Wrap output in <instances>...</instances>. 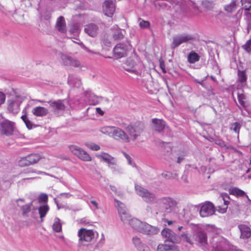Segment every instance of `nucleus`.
Instances as JSON below:
<instances>
[{
  "label": "nucleus",
  "instance_id": "nucleus-21",
  "mask_svg": "<svg viewBox=\"0 0 251 251\" xmlns=\"http://www.w3.org/2000/svg\"><path fill=\"white\" fill-rule=\"evenodd\" d=\"M175 248L174 243L165 241L164 244L158 246L157 251H173Z\"/></svg>",
  "mask_w": 251,
  "mask_h": 251
},
{
  "label": "nucleus",
  "instance_id": "nucleus-63",
  "mask_svg": "<svg viewBox=\"0 0 251 251\" xmlns=\"http://www.w3.org/2000/svg\"><path fill=\"white\" fill-rule=\"evenodd\" d=\"M182 228V226H179L178 227V230H180L181 229V228Z\"/></svg>",
  "mask_w": 251,
  "mask_h": 251
},
{
  "label": "nucleus",
  "instance_id": "nucleus-44",
  "mask_svg": "<svg viewBox=\"0 0 251 251\" xmlns=\"http://www.w3.org/2000/svg\"><path fill=\"white\" fill-rule=\"evenodd\" d=\"M48 197L47 194H41L38 199L39 202H46L48 201Z\"/></svg>",
  "mask_w": 251,
  "mask_h": 251
},
{
  "label": "nucleus",
  "instance_id": "nucleus-47",
  "mask_svg": "<svg viewBox=\"0 0 251 251\" xmlns=\"http://www.w3.org/2000/svg\"><path fill=\"white\" fill-rule=\"evenodd\" d=\"M162 176L165 178H171L174 177L175 176L173 175L172 173L169 172H164L162 174Z\"/></svg>",
  "mask_w": 251,
  "mask_h": 251
},
{
  "label": "nucleus",
  "instance_id": "nucleus-60",
  "mask_svg": "<svg viewBox=\"0 0 251 251\" xmlns=\"http://www.w3.org/2000/svg\"><path fill=\"white\" fill-rule=\"evenodd\" d=\"M126 157L127 158V159L128 160L129 163L130 164L131 160H130V157L128 155H126Z\"/></svg>",
  "mask_w": 251,
  "mask_h": 251
},
{
  "label": "nucleus",
  "instance_id": "nucleus-52",
  "mask_svg": "<svg viewBox=\"0 0 251 251\" xmlns=\"http://www.w3.org/2000/svg\"><path fill=\"white\" fill-rule=\"evenodd\" d=\"M96 112L101 116H102L104 114V112L100 107L96 108Z\"/></svg>",
  "mask_w": 251,
  "mask_h": 251
},
{
  "label": "nucleus",
  "instance_id": "nucleus-36",
  "mask_svg": "<svg viewBox=\"0 0 251 251\" xmlns=\"http://www.w3.org/2000/svg\"><path fill=\"white\" fill-rule=\"evenodd\" d=\"M241 2L243 9L247 11L251 9V0H241Z\"/></svg>",
  "mask_w": 251,
  "mask_h": 251
},
{
  "label": "nucleus",
  "instance_id": "nucleus-32",
  "mask_svg": "<svg viewBox=\"0 0 251 251\" xmlns=\"http://www.w3.org/2000/svg\"><path fill=\"white\" fill-rule=\"evenodd\" d=\"M39 213L40 214V217L42 219L45 217L47 213L49 210V207L48 205H44L39 208Z\"/></svg>",
  "mask_w": 251,
  "mask_h": 251
},
{
  "label": "nucleus",
  "instance_id": "nucleus-38",
  "mask_svg": "<svg viewBox=\"0 0 251 251\" xmlns=\"http://www.w3.org/2000/svg\"><path fill=\"white\" fill-rule=\"evenodd\" d=\"M21 119L23 120V121L24 122L25 124L26 127L29 129H30L32 128V124L30 121V120L28 119L26 115L25 114V115H23L21 116Z\"/></svg>",
  "mask_w": 251,
  "mask_h": 251
},
{
  "label": "nucleus",
  "instance_id": "nucleus-25",
  "mask_svg": "<svg viewBox=\"0 0 251 251\" xmlns=\"http://www.w3.org/2000/svg\"><path fill=\"white\" fill-rule=\"evenodd\" d=\"M33 114L36 116L42 117L48 114V109L44 107L37 106L32 109Z\"/></svg>",
  "mask_w": 251,
  "mask_h": 251
},
{
  "label": "nucleus",
  "instance_id": "nucleus-49",
  "mask_svg": "<svg viewBox=\"0 0 251 251\" xmlns=\"http://www.w3.org/2000/svg\"><path fill=\"white\" fill-rule=\"evenodd\" d=\"M215 143L216 144L218 145V146H220L221 147H226L225 142L223 140H222L220 139H215Z\"/></svg>",
  "mask_w": 251,
  "mask_h": 251
},
{
  "label": "nucleus",
  "instance_id": "nucleus-39",
  "mask_svg": "<svg viewBox=\"0 0 251 251\" xmlns=\"http://www.w3.org/2000/svg\"><path fill=\"white\" fill-rule=\"evenodd\" d=\"M85 145L89 149L93 151H97L100 149V147L98 145L92 142H87Z\"/></svg>",
  "mask_w": 251,
  "mask_h": 251
},
{
  "label": "nucleus",
  "instance_id": "nucleus-13",
  "mask_svg": "<svg viewBox=\"0 0 251 251\" xmlns=\"http://www.w3.org/2000/svg\"><path fill=\"white\" fill-rule=\"evenodd\" d=\"M16 202L19 207H20L22 211V214L23 216H27L31 209L32 203L30 202L28 204L24 205L25 202V200L24 199H19L16 200Z\"/></svg>",
  "mask_w": 251,
  "mask_h": 251
},
{
  "label": "nucleus",
  "instance_id": "nucleus-62",
  "mask_svg": "<svg viewBox=\"0 0 251 251\" xmlns=\"http://www.w3.org/2000/svg\"><path fill=\"white\" fill-rule=\"evenodd\" d=\"M245 196H246V197L247 199H248V201H250V199H249V198L248 196L246 193H245Z\"/></svg>",
  "mask_w": 251,
  "mask_h": 251
},
{
  "label": "nucleus",
  "instance_id": "nucleus-1",
  "mask_svg": "<svg viewBox=\"0 0 251 251\" xmlns=\"http://www.w3.org/2000/svg\"><path fill=\"white\" fill-rule=\"evenodd\" d=\"M129 225L134 230L141 233L150 234L153 227L150 225L143 222L136 218H131L129 221Z\"/></svg>",
  "mask_w": 251,
  "mask_h": 251
},
{
  "label": "nucleus",
  "instance_id": "nucleus-4",
  "mask_svg": "<svg viewBox=\"0 0 251 251\" xmlns=\"http://www.w3.org/2000/svg\"><path fill=\"white\" fill-rule=\"evenodd\" d=\"M69 148L71 151L79 159L84 161H91V156L82 149L74 145H70Z\"/></svg>",
  "mask_w": 251,
  "mask_h": 251
},
{
  "label": "nucleus",
  "instance_id": "nucleus-41",
  "mask_svg": "<svg viewBox=\"0 0 251 251\" xmlns=\"http://www.w3.org/2000/svg\"><path fill=\"white\" fill-rule=\"evenodd\" d=\"M139 25L142 28H147L150 27V23L149 22L147 21H145L140 18L139 19Z\"/></svg>",
  "mask_w": 251,
  "mask_h": 251
},
{
  "label": "nucleus",
  "instance_id": "nucleus-27",
  "mask_svg": "<svg viewBox=\"0 0 251 251\" xmlns=\"http://www.w3.org/2000/svg\"><path fill=\"white\" fill-rule=\"evenodd\" d=\"M237 9L236 0H231V2L224 7V9L228 13H232Z\"/></svg>",
  "mask_w": 251,
  "mask_h": 251
},
{
  "label": "nucleus",
  "instance_id": "nucleus-53",
  "mask_svg": "<svg viewBox=\"0 0 251 251\" xmlns=\"http://www.w3.org/2000/svg\"><path fill=\"white\" fill-rule=\"evenodd\" d=\"M73 28H74L73 29H71V30L72 32H76L78 30L79 27L77 25L75 24V25H73Z\"/></svg>",
  "mask_w": 251,
  "mask_h": 251
},
{
  "label": "nucleus",
  "instance_id": "nucleus-15",
  "mask_svg": "<svg viewBox=\"0 0 251 251\" xmlns=\"http://www.w3.org/2000/svg\"><path fill=\"white\" fill-rule=\"evenodd\" d=\"M20 102L18 100H10L8 101L7 109L9 112L17 114L20 111Z\"/></svg>",
  "mask_w": 251,
  "mask_h": 251
},
{
  "label": "nucleus",
  "instance_id": "nucleus-55",
  "mask_svg": "<svg viewBox=\"0 0 251 251\" xmlns=\"http://www.w3.org/2000/svg\"><path fill=\"white\" fill-rule=\"evenodd\" d=\"M126 64H132V68L134 67V62L132 60H128L126 61Z\"/></svg>",
  "mask_w": 251,
  "mask_h": 251
},
{
  "label": "nucleus",
  "instance_id": "nucleus-28",
  "mask_svg": "<svg viewBox=\"0 0 251 251\" xmlns=\"http://www.w3.org/2000/svg\"><path fill=\"white\" fill-rule=\"evenodd\" d=\"M125 31L119 29L116 31L112 35L113 38L115 41L122 40L124 38Z\"/></svg>",
  "mask_w": 251,
  "mask_h": 251
},
{
  "label": "nucleus",
  "instance_id": "nucleus-59",
  "mask_svg": "<svg viewBox=\"0 0 251 251\" xmlns=\"http://www.w3.org/2000/svg\"><path fill=\"white\" fill-rule=\"evenodd\" d=\"M167 223L168 225H171L173 223V222L172 221H168Z\"/></svg>",
  "mask_w": 251,
  "mask_h": 251
},
{
  "label": "nucleus",
  "instance_id": "nucleus-8",
  "mask_svg": "<svg viewBox=\"0 0 251 251\" xmlns=\"http://www.w3.org/2000/svg\"><path fill=\"white\" fill-rule=\"evenodd\" d=\"M128 47L124 43L117 44L113 49V51L115 57L121 58L124 57L127 54Z\"/></svg>",
  "mask_w": 251,
  "mask_h": 251
},
{
  "label": "nucleus",
  "instance_id": "nucleus-12",
  "mask_svg": "<svg viewBox=\"0 0 251 251\" xmlns=\"http://www.w3.org/2000/svg\"><path fill=\"white\" fill-rule=\"evenodd\" d=\"M112 137L115 139H121L125 142L128 143L130 139L128 135L122 129L115 127Z\"/></svg>",
  "mask_w": 251,
  "mask_h": 251
},
{
  "label": "nucleus",
  "instance_id": "nucleus-6",
  "mask_svg": "<svg viewBox=\"0 0 251 251\" xmlns=\"http://www.w3.org/2000/svg\"><path fill=\"white\" fill-rule=\"evenodd\" d=\"M42 157L37 153H31L22 158L19 162L21 166H29L37 163Z\"/></svg>",
  "mask_w": 251,
  "mask_h": 251
},
{
  "label": "nucleus",
  "instance_id": "nucleus-11",
  "mask_svg": "<svg viewBox=\"0 0 251 251\" xmlns=\"http://www.w3.org/2000/svg\"><path fill=\"white\" fill-rule=\"evenodd\" d=\"M135 187L137 193L144 198L147 201L151 202L154 200L153 195L148 192L146 189L138 185H136Z\"/></svg>",
  "mask_w": 251,
  "mask_h": 251
},
{
  "label": "nucleus",
  "instance_id": "nucleus-58",
  "mask_svg": "<svg viewBox=\"0 0 251 251\" xmlns=\"http://www.w3.org/2000/svg\"><path fill=\"white\" fill-rule=\"evenodd\" d=\"M125 70L128 72H135V70H133V69H128V68H126V69H125Z\"/></svg>",
  "mask_w": 251,
  "mask_h": 251
},
{
  "label": "nucleus",
  "instance_id": "nucleus-40",
  "mask_svg": "<svg viewBox=\"0 0 251 251\" xmlns=\"http://www.w3.org/2000/svg\"><path fill=\"white\" fill-rule=\"evenodd\" d=\"M120 216L121 218V220L124 223H126V222H127L129 223V220L131 219V215L128 212H127L126 213H125L124 214L120 215Z\"/></svg>",
  "mask_w": 251,
  "mask_h": 251
},
{
  "label": "nucleus",
  "instance_id": "nucleus-19",
  "mask_svg": "<svg viewBox=\"0 0 251 251\" xmlns=\"http://www.w3.org/2000/svg\"><path fill=\"white\" fill-rule=\"evenodd\" d=\"M85 31L89 36L94 37L96 36L98 31V27L94 24H89L85 26Z\"/></svg>",
  "mask_w": 251,
  "mask_h": 251
},
{
  "label": "nucleus",
  "instance_id": "nucleus-3",
  "mask_svg": "<svg viewBox=\"0 0 251 251\" xmlns=\"http://www.w3.org/2000/svg\"><path fill=\"white\" fill-rule=\"evenodd\" d=\"M77 235L79 238L78 242L82 245L91 242L95 238L94 231L92 229H87L85 228L79 229Z\"/></svg>",
  "mask_w": 251,
  "mask_h": 251
},
{
  "label": "nucleus",
  "instance_id": "nucleus-2",
  "mask_svg": "<svg viewBox=\"0 0 251 251\" xmlns=\"http://www.w3.org/2000/svg\"><path fill=\"white\" fill-rule=\"evenodd\" d=\"M144 128L143 124L140 122L131 123L126 126L125 129L133 140L140 136Z\"/></svg>",
  "mask_w": 251,
  "mask_h": 251
},
{
  "label": "nucleus",
  "instance_id": "nucleus-33",
  "mask_svg": "<svg viewBox=\"0 0 251 251\" xmlns=\"http://www.w3.org/2000/svg\"><path fill=\"white\" fill-rule=\"evenodd\" d=\"M61 58L64 65L70 66L73 58L65 54H62Z\"/></svg>",
  "mask_w": 251,
  "mask_h": 251
},
{
  "label": "nucleus",
  "instance_id": "nucleus-46",
  "mask_svg": "<svg viewBox=\"0 0 251 251\" xmlns=\"http://www.w3.org/2000/svg\"><path fill=\"white\" fill-rule=\"evenodd\" d=\"M159 66H160V69L162 70V72L164 74H165L166 73V71L165 69V64L164 61L161 58H160L159 60Z\"/></svg>",
  "mask_w": 251,
  "mask_h": 251
},
{
  "label": "nucleus",
  "instance_id": "nucleus-57",
  "mask_svg": "<svg viewBox=\"0 0 251 251\" xmlns=\"http://www.w3.org/2000/svg\"><path fill=\"white\" fill-rule=\"evenodd\" d=\"M183 159V157L179 156L177 158V162L178 163H180Z\"/></svg>",
  "mask_w": 251,
  "mask_h": 251
},
{
  "label": "nucleus",
  "instance_id": "nucleus-29",
  "mask_svg": "<svg viewBox=\"0 0 251 251\" xmlns=\"http://www.w3.org/2000/svg\"><path fill=\"white\" fill-rule=\"evenodd\" d=\"M115 128L114 126H104L100 128V131L104 134L112 137Z\"/></svg>",
  "mask_w": 251,
  "mask_h": 251
},
{
  "label": "nucleus",
  "instance_id": "nucleus-50",
  "mask_svg": "<svg viewBox=\"0 0 251 251\" xmlns=\"http://www.w3.org/2000/svg\"><path fill=\"white\" fill-rule=\"evenodd\" d=\"M182 236L185 238V239L187 242L189 243V244H190L191 245L193 244V242L191 241L190 237L188 236V235L187 233H183L182 234Z\"/></svg>",
  "mask_w": 251,
  "mask_h": 251
},
{
  "label": "nucleus",
  "instance_id": "nucleus-9",
  "mask_svg": "<svg viewBox=\"0 0 251 251\" xmlns=\"http://www.w3.org/2000/svg\"><path fill=\"white\" fill-rule=\"evenodd\" d=\"M194 38L193 36L188 34H182L176 36L173 38L172 46L175 48L184 43L188 42L190 41L194 40Z\"/></svg>",
  "mask_w": 251,
  "mask_h": 251
},
{
  "label": "nucleus",
  "instance_id": "nucleus-56",
  "mask_svg": "<svg viewBox=\"0 0 251 251\" xmlns=\"http://www.w3.org/2000/svg\"><path fill=\"white\" fill-rule=\"evenodd\" d=\"M110 188L111 190H112L114 192H117V188L115 186H110Z\"/></svg>",
  "mask_w": 251,
  "mask_h": 251
},
{
  "label": "nucleus",
  "instance_id": "nucleus-18",
  "mask_svg": "<svg viewBox=\"0 0 251 251\" xmlns=\"http://www.w3.org/2000/svg\"><path fill=\"white\" fill-rule=\"evenodd\" d=\"M97 157L107 163L109 166H113L116 164L114 158L107 153L101 152L100 154L97 155Z\"/></svg>",
  "mask_w": 251,
  "mask_h": 251
},
{
  "label": "nucleus",
  "instance_id": "nucleus-64",
  "mask_svg": "<svg viewBox=\"0 0 251 251\" xmlns=\"http://www.w3.org/2000/svg\"><path fill=\"white\" fill-rule=\"evenodd\" d=\"M215 251H219V250L218 249H215Z\"/></svg>",
  "mask_w": 251,
  "mask_h": 251
},
{
  "label": "nucleus",
  "instance_id": "nucleus-22",
  "mask_svg": "<svg viewBox=\"0 0 251 251\" xmlns=\"http://www.w3.org/2000/svg\"><path fill=\"white\" fill-rule=\"evenodd\" d=\"M56 28L61 32L64 33L66 31V23L63 17L60 16L57 19Z\"/></svg>",
  "mask_w": 251,
  "mask_h": 251
},
{
  "label": "nucleus",
  "instance_id": "nucleus-26",
  "mask_svg": "<svg viewBox=\"0 0 251 251\" xmlns=\"http://www.w3.org/2000/svg\"><path fill=\"white\" fill-rule=\"evenodd\" d=\"M239 228L241 231V237L243 239H247L250 237L251 232L250 228L245 225H239Z\"/></svg>",
  "mask_w": 251,
  "mask_h": 251
},
{
  "label": "nucleus",
  "instance_id": "nucleus-43",
  "mask_svg": "<svg viewBox=\"0 0 251 251\" xmlns=\"http://www.w3.org/2000/svg\"><path fill=\"white\" fill-rule=\"evenodd\" d=\"M242 48L248 52L251 51V38L242 46Z\"/></svg>",
  "mask_w": 251,
  "mask_h": 251
},
{
  "label": "nucleus",
  "instance_id": "nucleus-42",
  "mask_svg": "<svg viewBox=\"0 0 251 251\" xmlns=\"http://www.w3.org/2000/svg\"><path fill=\"white\" fill-rule=\"evenodd\" d=\"M246 97L244 94L242 93H238V100L240 104L243 107H245V101Z\"/></svg>",
  "mask_w": 251,
  "mask_h": 251
},
{
  "label": "nucleus",
  "instance_id": "nucleus-30",
  "mask_svg": "<svg viewBox=\"0 0 251 251\" xmlns=\"http://www.w3.org/2000/svg\"><path fill=\"white\" fill-rule=\"evenodd\" d=\"M230 194L236 197H243L245 195V192L241 189L234 187L230 190Z\"/></svg>",
  "mask_w": 251,
  "mask_h": 251
},
{
  "label": "nucleus",
  "instance_id": "nucleus-24",
  "mask_svg": "<svg viewBox=\"0 0 251 251\" xmlns=\"http://www.w3.org/2000/svg\"><path fill=\"white\" fill-rule=\"evenodd\" d=\"M196 237L198 239L200 244L202 246L207 245V236L206 233L202 231H200L197 232Z\"/></svg>",
  "mask_w": 251,
  "mask_h": 251
},
{
  "label": "nucleus",
  "instance_id": "nucleus-17",
  "mask_svg": "<svg viewBox=\"0 0 251 251\" xmlns=\"http://www.w3.org/2000/svg\"><path fill=\"white\" fill-rule=\"evenodd\" d=\"M50 107L54 110L57 111H63L65 110L66 106L62 100H57L53 101H50Z\"/></svg>",
  "mask_w": 251,
  "mask_h": 251
},
{
  "label": "nucleus",
  "instance_id": "nucleus-48",
  "mask_svg": "<svg viewBox=\"0 0 251 251\" xmlns=\"http://www.w3.org/2000/svg\"><path fill=\"white\" fill-rule=\"evenodd\" d=\"M70 66H73L74 67H80L81 64L78 60L73 58Z\"/></svg>",
  "mask_w": 251,
  "mask_h": 251
},
{
  "label": "nucleus",
  "instance_id": "nucleus-20",
  "mask_svg": "<svg viewBox=\"0 0 251 251\" xmlns=\"http://www.w3.org/2000/svg\"><path fill=\"white\" fill-rule=\"evenodd\" d=\"M132 242L139 251H149V249L146 245L142 244L140 239L135 236L132 238Z\"/></svg>",
  "mask_w": 251,
  "mask_h": 251
},
{
  "label": "nucleus",
  "instance_id": "nucleus-5",
  "mask_svg": "<svg viewBox=\"0 0 251 251\" xmlns=\"http://www.w3.org/2000/svg\"><path fill=\"white\" fill-rule=\"evenodd\" d=\"M15 129V123L5 120L0 124V131L1 134L9 136L13 135Z\"/></svg>",
  "mask_w": 251,
  "mask_h": 251
},
{
  "label": "nucleus",
  "instance_id": "nucleus-54",
  "mask_svg": "<svg viewBox=\"0 0 251 251\" xmlns=\"http://www.w3.org/2000/svg\"><path fill=\"white\" fill-rule=\"evenodd\" d=\"M91 203L95 207L96 209H98V204L95 200H91Z\"/></svg>",
  "mask_w": 251,
  "mask_h": 251
},
{
  "label": "nucleus",
  "instance_id": "nucleus-31",
  "mask_svg": "<svg viewBox=\"0 0 251 251\" xmlns=\"http://www.w3.org/2000/svg\"><path fill=\"white\" fill-rule=\"evenodd\" d=\"M200 59L199 55L195 52H190L188 57V60L190 63H194Z\"/></svg>",
  "mask_w": 251,
  "mask_h": 251
},
{
  "label": "nucleus",
  "instance_id": "nucleus-10",
  "mask_svg": "<svg viewBox=\"0 0 251 251\" xmlns=\"http://www.w3.org/2000/svg\"><path fill=\"white\" fill-rule=\"evenodd\" d=\"M115 4L112 0H105L103 4V11L108 17H112L115 12Z\"/></svg>",
  "mask_w": 251,
  "mask_h": 251
},
{
  "label": "nucleus",
  "instance_id": "nucleus-14",
  "mask_svg": "<svg viewBox=\"0 0 251 251\" xmlns=\"http://www.w3.org/2000/svg\"><path fill=\"white\" fill-rule=\"evenodd\" d=\"M163 237L166 238L165 241L175 243L177 242L176 235L171 229L166 228L161 231Z\"/></svg>",
  "mask_w": 251,
  "mask_h": 251
},
{
  "label": "nucleus",
  "instance_id": "nucleus-23",
  "mask_svg": "<svg viewBox=\"0 0 251 251\" xmlns=\"http://www.w3.org/2000/svg\"><path fill=\"white\" fill-rule=\"evenodd\" d=\"M219 203H220L221 204L217 206V211L222 214L226 213L229 203V201H226L225 198H223L219 201Z\"/></svg>",
  "mask_w": 251,
  "mask_h": 251
},
{
  "label": "nucleus",
  "instance_id": "nucleus-16",
  "mask_svg": "<svg viewBox=\"0 0 251 251\" xmlns=\"http://www.w3.org/2000/svg\"><path fill=\"white\" fill-rule=\"evenodd\" d=\"M152 123L153 125V128L156 131L160 132L165 128L166 123L162 119H153Z\"/></svg>",
  "mask_w": 251,
  "mask_h": 251
},
{
  "label": "nucleus",
  "instance_id": "nucleus-45",
  "mask_svg": "<svg viewBox=\"0 0 251 251\" xmlns=\"http://www.w3.org/2000/svg\"><path fill=\"white\" fill-rule=\"evenodd\" d=\"M233 126H234L233 127V130L235 133H237L239 134L240 128L241 127V125L240 123L238 122H235L233 124Z\"/></svg>",
  "mask_w": 251,
  "mask_h": 251
},
{
  "label": "nucleus",
  "instance_id": "nucleus-37",
  "mask_svg": "<svg viewBox=\"0 0 251 251\" xmlns=\"http://www.w3.org/2000/svg\"><path fill=\"white\" fill-rule=\"evenodd\" d=\"M52 228L54 231L57 232H59L62 230V225L59 219L54 222Z\"/></svg>",
  "mask_w": 251,
  "mask_h": 251
},
{
  "label": "nucleus",
  "instance_id": "nucleus-34",
  "mask_svg": "<svg viewBox=\"0 0 251 251\" xmlns=\"http://www.w3.org/2000/svg\"><path fill=\"white\" fill-rule=\"evenodd\" d=\"M117 204V209L120 216L128 212L125 205L122 202H118Z\"/></svg>",
  "mask_w": 251,
  "mask_h": 251
},
{
  "label": "nucleus",
  "instance_id": "nucleus-61",
  "mask_svg": "<svg viewBox=\"0 0 251 251\" xmlns=\"http://www.w3.org/2000/svg\"><path fill=\"white\" fill-rule=\"evenodd\" d=\"M208 140L211 142L212 141H214L215 142V140L213 139V138H210V139H208Z\"/></svg>",
  "mask_w": 251,
  "mask_h": 251
},
{
  "label": "nucleus",
  "instance_id": "nucleus-35",
  "mask_svg": "<svg viewBox=\"0 0 251 251\" xmlns=\"http://www.w3.org/2000/svg\"><path fill=\"white\" fill-rule=\"evenodd\" d=\"M238 81L241 83L246 82L247 80V76L244 71H239L238 72Z\"/></svg>",
  "mask_w": 251,
  "mask_h": 251
},
{
  "label": "nucleus",
  "instance_id": "nucleus-51",
  "mask_svg": "<svg viewBox=\"0 0 251 251\" xmlns=\"http://www.w3.org/2000/svg\"><path fill=\"white\" fill-rule=\"evenodd\" d=\"M5 100V95L4 93L0 92V105L3 104Z\"/></svg>",
  "mask_w": 251,
  "mask_h": 251
},
{
  "label": "nucleus",
  "instance_id": "nucleus-7",
  "mask_svg": "<svg viewBox=\"0 0 251 251\" xmlns=\"http://www.w3.org/2000/svg\"><path fill=\"white\" fill-rule=\"evenodd\" d=\"M215 212L214 204L209 201L203 203L201 206L200 214L202 217H206L213 215Z\"/></svg>",
  "mask_w": 251,
  "mask_h": 251
}]
</instances>
